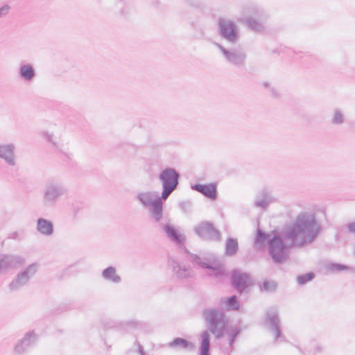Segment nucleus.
<instances>
[{
  "instance_id": "obj_10",
  "label": "nucleus",
  "mask_w": 355,
  "mask_h": 355,
  "mask_svg": "<svg viewBox=\"0 0 355 355\" xmlns=\"http://www.w3.org/2000/svg\"><path fill=\"white\" fill-rule=\"evenodd\" d=\"M189 260L193 263V265H199L201 268H207L209 270L207 275L214 276L216 278L220 279L225 275V270L223 265L220 263L209 264L201 261L200 257L196 254H190Z\"/></svg>"
},
{
  "instance_id": "obj_25",
  "label": "nucleus",
  "mask_w": 355,
  "mask_h": 355,
  "mask_svg": "<svg viewBox=\"0 0 355 355\" xmlns=\"http://www.w3.org/2000/svg\"><path fill=\"white\" fill-rule=\"evenodd\" d=\"M40 135L42 139H44L47 143L51 145L53 148H59V142L57 138L55 137L53 132L49 130H42L40 132Z\"/></svg>"
},
{
  "instance_id": "obj_34",
  "label": "nucleus",
  "mask_w": 355,
  "mask_h": 355,
  "mask_svg": "<svg viewBox=\"0 0 355 355\" xmlns=\"http://www.w3.org/2000/svg\"><path fill=\"white\" fill-rule=\"evenodd\" d=\"M23 232L16 231L9 234L8 238L12 240H19L21 238Z\"/></svg>"
},
{
  "instance_id": "obj_29",
  "label": "nucleus",
  "mask_w": 355,
  "mask_h": 355,
  "mask_svg": "<svg viewBox=\"0 0 355 355\" xmlns=\"http://www.w3.org/2000/svg\"><path fill=\"white\" fill-rule=\"evenodd\" d=\"M225 304L228 309L230 310H238L239 307V303L236 300L235 295H232L227 298L225 301Z\"/></svg>"
},
{
  "instance_id": "obj_7",
  "label": "nucleus",
  "mask_w": 355,
  "mask_h": 355,
  "mask_svg": "<svg viewBox=\"0 0 355 355\" xmlns=\"http://www.w3.org/2000/svg\"><path fill=\"white\" fill-rule=\"evenodd\" d=\"M38 270V264L36 263L28 265L26 268L17 273L16 277L8 284V288L11 291H17L26 286L31 279L35 275Z\"/></svg>"
},
{
  "instance_id": "obj_37",
  "label": "nucleus",
  "mask_w": 355,
  "mask_h": 355,
  "mask_svg": "<svg viewBox=\"0 0 355 355\" xmlns=\"http://www.w3.org/2000/svg\"><path fill=\"white\" fill-rule=\"evenodd\" d=\"M273 95L277 96L278 95L277 91H276L275 89L272 90Z\"/></svg>"
},
{
  "instance_id": "obj_13",
  "label": "nucleus",
  "mask_w": 355,
  "mask_h": 355,
  "mask_svg": "<svg viewBox=\"0 0 355 355\" xmlns=\"http://www.w3.org/2000/svg\"><path fill=\"white\" fill-rule=\"evenodd\" d=\"M194 232L199 237L207 241H218L220 236L219 231L209 222H201L195 227Z\"/></svg>"
},
{
  "instance_id": "obj_4",
  "label": "nucleus",
  "mask_w": 355,
  "mask_h": 355,
  "mask_svg": "<svg viewBox=\"0 0 355 355\" xmlns=\"http://www.w3.org/2000/svg\"><path fill=\"white\" fill-rule=\"evenodd\" d=\"M264 16L265 12L262 8L256 5H246L242 8V15L237 19L246 24L250 29L261 32L264 29V24L257 18Z\"/></svg>"
},
{
  "instance_id": "obj_17",
  "label": "nucleus",
  "mask_w": 355,
  "mask_h": 355,
  "mask_svg": "<svg viewBox=\"0 0 355 355\" xmlns=\"http://www.w3.org/2000/svg\"><path fill=\"white\" fill-rule=\"evenodd\" d=\"M168 264L177 278L189 279L193 277V271L189 266L182 265L174 259H170Z\"/></svg>"
},
{
  "instance_id": "obj_23",
  "label": "nucleus",
  "mask_w": 355,
  "mask_h": 355,
  "mask_svg": "<svg viewBox=\"0 0 355 355\" xmlns=\"http://www.w3.org/2000/svg\"><path fill=\"white\" fill-rule=\"evenodd\" d=\"M272 202L270 195L266 192L259 193L254 200V205L257 207L266 208Z\"/></svg>"
},
{
  "instance_id": "obj_36",
  "label": "nucleus",
  "mask_w": 355,
  "mask_h": 355,
  "mask_svg": "<svg viewBox=\"0 0 355 355\" xmlns=\"http://www.w3.org/2000/svg\"><path fill=\"white\" fill-rule=\"evenodd\" d=\"M347 229L349 232L355 234V221L352 223H349L347 225Z\"/></svg>"
},
{
  "instance_id": "obj_26",
  "label": "nucleus",
  "mask_w": 355,
  "mask_h": 355,
  "mask_svg": "<svg viewBox=\"0 0 355 355\" xmlns=\"http://www.w3.org/2000/svg\"><path fill=\"white\" fill-rule=\"evenodd\" d=\"M238 250V243L236 239L229 238L226 241L225 253L228 256H232L236 254Z\"/></svg>"
},
{
  "instance_id": "obj_24",
  "label": "nucleus",
  "mask_w": 355,
  "mask_h": 355,
  "mask_svg": "<svg viewBox=\"0 0 355 355\" xmlns=\"http://www.w3.org/2000/svg\"><path fill=\"white\" fill-rule=\"evenodd\" d=\"M201 346L200 355H209L210 336L207 331H204L200 334Z\"/></svg>"
},
{
  "instance_id": "obj_5",
  "label": "nucleus",
  "mask_w": 355,
  "mask_h": 355,
  "mask_svg": "<svg viewBox=\"0 0 355 355\" xmlns=\"http://www.w3.org/2000/svg\"><path fill=\"white\" fill-rule=\"evenodd\" d=\"M203 317L209 331L217 339L222 338L227 325L224 313L221 311L215 309H206L203 312Z\"/></svg>"
},
{
  "instance_id": "obj_11",
  "label": "nucleus",
  "mask_w": 355,
  "mask_h": 355,
  "mask_svg": "<svg viewBox=\"0 0 355 355\" xmlns=\"http://www.w3.org/2000/svg\"><path fill=\"white\" fill-rule=\"evenodd\" d=\"M265 322L270 331L273 333L275 340H282L284 336L281 333L280 321L276 308H270L267 311L265 315Z\"/></svg>"
},
{
  "instance_id": "obj_19",
  "label": "nucleus",
  "mask_w": 355,
  "mask_h": 355,
  "mask_svg": "<svg viewBox=\"0 0 355 355\" xmlns=\"http://www.w3.org/2000/svg\"><path fill=\"white\" fill-rule=\"evenodd\" d=\"M36 230L41 235L44 236H51L54 233L53 223L43 218L37 220Z\"/></svg>"
},
{
  "instance_id": "obj_28",
  "label": "nucleus",
  "mask_w": 355,
  "mask_h": 355,
  "mask_svg": "<svg viewBox=\"0 0 355 355\" xmlns=\"http://www.w3.org/2000/svg\"><path fill=\"white\" fill-rule=\"evenodd\" d=\"M241 330L239 327H232L227 330L228 342L230 347L232 346L235 338L239 334Z\"/></svg>"
},
{
  "instance_id": "obj_35",
  "label": "nucleus",
  "mask_w": 355,
  "mask_h": 355,
  "mask_svg": "<svg viewBox=\"0 0 355 355\" xmlns=\"http://www.w3.org/2000/svg\"><path fill=\"white\" fill-rule=\"evenodd\" d=\"M10 10L9 5H4L0 8V18H2L8 15Z\"/></svg>"
},
{
  "instance_id": "obj_18",
  "label": "nucleus",
  "mask_w": 355,
  "mask_h": 355,
  "mask_svg": "<svg viewBox=\"0 0 355 355\" xmlns=\"http://www.w3.org/2000/svg\"><path fill=\"white\" fill-rule=\"evenodd\" d=\"M37 340V336L33 331L27 332L23 338L15 345V352L18 354L25 353Z\"/></svg>"
},
{
  "instance_id": "obj_14",
  "label": "nucleus",
  "mask_w": 355,
  "mask_h": 355,
  "mask_svg": "<svg viewBox=\"0 0 355 355\" xmlns=\"http://www.w3.org/2000/svg\"><path fill=\"white\" fill-rule=\"evenodd\" d=\"M159 225L166 237L171 242L179 246L184 245L185 237L173 224L170 223H163L160 221Z\"/></svg>"
},
{
  "instance_id": "obj_21",
  "label": "nucleus",
  "mask_w": 355,
  "mask_h": 355,
  "mask_svg": "<svg viewBox=\"0 0 355 355\" xmlns=\"http://www.w3.org/2000/svg\"><path fill=\"white\" fill-rule=\"evenodd\" d=\"M19 77L27 82L31 81L35 76V71L31 64H21L19 69Z\"/></svg>"
},
{
  "instance_id": "obj_16",
  "label": "nucleus",
  "mask_w": 355,
  "mask_h": 355,
  "mask_svg": "<svg viewBox=\"0 0 355 355\" xmlns=\"http://www.w3.org/2000/svg\"><path fill=\"white\" fill-rule=\"evenodd\" d=\"M15 151L14 144L0 142V159L8 166L15 167L17 164Z\"/></svg>"
},
{
  "instance_id": "obj_31",
  "label": "nucleus",
  "mask_w": 355,
  "mask_h": 355,
  "mask_svg": "<svg viewBox=\"0 0 355 355\" xmlns=\"http://www.w3.org/2000/svg\"><path fill=\"white\" fill-rule=\"evenodd\" d=\"M331 122L334 124H342L344 122V116L341 111L336 110L332 116Z\"/></svg>"
},
{
  "instance_id": "obj_32",
  "label": "nucleus",
  "mask_w": 355,
  "mask_h": 355,
  "mask_svg": "<svg viewBox=\"0 0 355 355\" xmlns=\"http://www.w3.org/2000/svg\"><path fill=\"white\" fill-rule=\"evenodd\" d=\"M277 288V284L274 281H266L261 286V289L267 292L274 291Z\"/></svg>"
},
{
  "instance_id": "obj_20",
  "label": "nucleus",
  "mask_w": 355,
  "mask_h": 355,
  "mask_svg": "<svg viewBox=\"0 0 355 355\" xmlns=\"http://www.w3.org/2000/svg\"><path fill=\"white\" fill-rule=\"evenodd\" d=\"M191 189L200 192L210 199L214 200L216 198V187L214 184H196L191 186Z\"/></svg>"
},
{
  "instance_id": "obj_33",
  "label": "nucleus",
  "mask_w": 355,
  "mask_h": 355,
  "mask_svg": "<svg viewBox=\"0 0 355 355\" xmlns=\"http://www.w3.org/2000/svg\"><path fill=\"white\" fill-rule=\"evenodd\" d=\"M329 268L334 271H340L343 270L348 269L349 267L340 263H333L329 266Z\"/></svg>"
},
{
  "instance_id": "obj_3",
  "label": "nucleus",
  "mask_w": 355,
  "mask_h": 355,
  "mask_svg": "<svg viewBox=\"0 0 355 355\" xmlns=\"http://www.w3.org/2000/svg\"><path fill=\"white\" fill-rule=\"evenodd\" d=\"M68 193L67 187L64 183L56 179H51L43 186L41 202L45 207H54L60 199Z\"/></svg>"
},
{
  "instance_id": "obj_12",
  "label": "nucleus",
  "mask_w": 355,
  "mask_h": 355,
  "mask_svg": "<svg viewBox=\"0 0 355 355\" xmlns=\"http://www.w3.org/2000/svg\"><path fill=\"white\" fill-rule=\"evenodd\" d=\"M25 263V259L13 254L0 253V275Z\"/></svg>"
},
{
  "instance_id": "obj_27",
  "label": "nucleus",
  "mask_w": 355,
  "mask_h": 355,
  "mask_svg": "<svg viewBox=\"0 0 355 355\" xmlns=\"http://www.w3.org/2000/svg\"><path fill=\"white\" fill-rule=\"evenodd\" d=\"M168 345L171 348L180 349L188 348L191 345V343L184 338H177L171 342Z\"/></svg>"
},
{
  "instance_id": "obj_6",
  "label": "nucleus",
  "mask_w": 355,
  "mask_h": 355,
  "mask_svg": "<svg viewBox=\"0 0 355 355\" xmlns=\"http://www.w3.org/2000/svg\"><path fill=\"white\" fill-rule=\"evenodd\" d=\"M180 173L173 168L166 167L162 170L158 179L162 187V198L166 200L169 196L178 188Z\"/></svg>"
},
{
  "instance_id": "obj_15",
  "label": "nucleus",
  "mask_w": 355,
  "mask_h": 355,
  "mask_svg": "<svg viewBox=\"0 0 355 355\" xmlns=\"http://www.w3.org/2000/svg\"><path fill=\"white\" fill-rule=\"evenodd\" d=\"M232 283L234 288L239 293L243 292L253 284L250 274L237 270L232 271Z\"/></svg>"
},
{
  "instance_id": "obj_8",
  "label": "nucleus",
  "mask_w": 355,
  "mask_h": 355,
  "mask_svg": "<svg viewBox=\"0 0 355 355\" xmlns=\"http://www.w3.org/2000/svg\"><path fill=\"white\" fill-rule=\"evenodd\" d=\"M215 44L220 50L225 60L229 63L237 67L244 66L247 55L243 50L241 49L227 50L220 44L215 43Z\"/></svg>"
},
{
  "instance_id": "obj_30",
  "label": "nucleus",
  "mask_w": 355,
  "mask_h": 355,
  "mask_svg": "<svg viewBox=\"0 0 355 355\" xmlns=\"http://www.w3.org/2000/svg\"><path fill=\"white\" fill-rule=\"evenodd\" d=\"M314 277V274L313 272L306 273L302 275H299L297 277V281L299 284L304 285L307 282L311 281Z\"/></svg>"
},
{
  "instance_id": "obj_1",
  "label": "nucleus",
  "mask_w": 355,
  "mask_h": 355,
  "mask_svg": "<svg viewBox=\"0 0 355 355\" xmlns=\"http://www.w3.org/2000/svg\"><path fill=\"white\" fill-rule=\"evenodd\" d=\"M320 223L312 212L302 211L295 217L292 224L282 232V236L266 234L257 230L256 245L268 242L269 254L274 262L280 263L288 257V250L291 247H304L311 244L321 231Z\"/></svg>"
},
{
  "instance_id": "obj_9",
  "label": "nucleus",
  "mask_w": 355,
  "mask_h": 355,
  "mask_svg": "<svg viewBox=\"0 0 355 355\" xmlns=\"http://www.w3.org/2000/svg\"><path fill=\"white\" fill-rule=\"evenodd\" d=\"M218 27L220 35L228 42L234 44L239 38L237 26L231 20L220 19Z\"/></svg>"
},
{
  "instance_id": "obj_2",
  "label": "nucleus",
  "mask_w": 355,
  "mask_h": 355,
  "mask_svg": "<svg viewBox=\"0 0 355 355\" xmlns=\"http://www.w3.org/2000/svg\"><path fill=\"white\" fill-rule=\"evenodd\" d=\"M136 199L144 207L148 209L150 216L155 223L161 221L164 214V198L162 193L159 196L156 191H141L137 194Z\"/></svg>"
},
{
  "instance_id": "obj_22",
  "label": "nucleus",
  "mask_w": 355,
  "mask_h": 355,
  "mask_svg": "<svg viewBox=\"0 0 355 355\" xmlns=\"http://www.w3.org/2000/svg\"><path fill=\"white\" fill-rule=\"evenodd\" d=\"M103 278L108 282L119 284L121 282V277L117 275L116 270L113 266H109L102 271Z\"/></svg>"
}]
</instances>
